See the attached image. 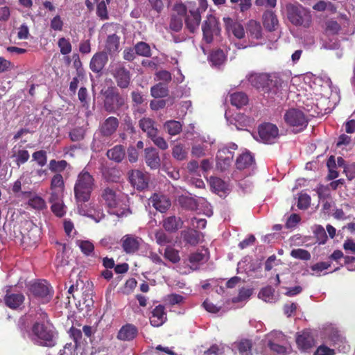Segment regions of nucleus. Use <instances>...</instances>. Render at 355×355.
I'll use <instances>...</instances> for the list:
<instances>
[{"instance_id": "nucleus-1", "label": "nucleus", "mask_w": 355, "mask_h": 355, "mask_svg": "<svg viewBox=\"0 0 355 355\" xmlns=\"http://www.w3.org/2000/svg\"><path fill=\"white\" fill-rule=\"evenodd\" d=\"M95 188L96 183L94 176L86 168L83 169L78 173L73 187L74 198L77 205V209L80 215L98 221V220L96 219L95 214L97 213L96 216L101 218L103 213L100 211H96L94 202H89L92 193Z\"/></svg>"}, {"instance_id": "nucleus-2", "label": "nucleus", "mask_w": 355, "mask_h": 355, "mask_svg": "<svg viewBox=\"0 0 355 355\" xmlns=\"http://www.w3.org/2000/svg\"><path fill=\"white\" fill-rule=\"evenodd\" d=\"M37 315V320L32 324L28 337L37 345L52 348L57 345L58 333L47 313L40 309Z\"/></svg>"}, {"instance_id": "nucleus-3", "label": "nucleus", "mask_w": 355, "mask_h": 355, "mask_svg": "<svg viewBox=\"0 0 355 355\" xmlns=\"http://www.w3.org/2000/svg\"><path fill=\"white\" fill-rule=\"evenodd\" d=\"M101 94L104 98L103 108L108 113H116L126 105L125 98L120 94L115 86L102 89Z\"/></svg>"}, {"instance_id": "nucleus-4", "label": "nucleus", "mask_w": 355, "mask_h": 355, "mask_svg": "<svg viewBox=\"0 0 355 355\" xmlns=\"http://www.w3.org/2000/svg\"><path fill=\"white\" fill-rule=\"evenodd\" d=\"M287 17L291 23L296 26L309 28L312 21L310 12L300 5L286 6Z\"/></svg>"}, {"instance_id": "nucleus-5", "label": "nucleus", "mask_w": 355, "mask_h": 355, "mask_svg": "<svg viewBox=\"0 0 355 355\" xmlns=\"http://www.w3.org/2000/svg\"><path fill=\"white\" fill-rule=\"evenodd\" d=\"M30 294L42 304L49 303L53 296V289L46 280H39L29 285Z\"/></svg>"}, {"instance_id": "nucleus-6", "label": "nucleus", "mask_w": 355, "mask_h": 355, "mask_svg": "<svg viewBox=\"0 0 355 355\" xmlns=\"http://www.w3.org/2000/svg\"><path fill=\"white\" fill-rule=\"evenodd\" d=\"M268 81L266 84L263 89L264 94H268V96L274 98L275 96L279 97L283 92H286L288 89V83L284 82L276 73H271L268 76Z\"/></svg>"}, {"instance_id": "nucleus-7", "label": "nucleus", "mask_w": 355, "mask_h": 355, "mask_svg": "<svg viewBox=\"0 0 355 355\" xmlns=\"http://www.w3.org/2000/svg\"><path fill=\"white\" fill-rule=\"evenodd\" d=\"M110 73L119 88L125 89L130 87L132 82V74L130 71L123 64L118 63L112 67Z\"/></svg>"}, {"instance_id": "nucleus-8", "label": "nucleus", "mask_w": 355, "mask_h": 355, "mask_svg": "<svg viewBox=\"0 0 355 355\" xmlns=\"http://www.w3.org/2000/svg\"><path fill=\"white\" fill-rule=\"evenodd\" d=\"M286 123L295 128L297 132L304 130L308 124V119L304 112L298 109H290L284 114Z\"/></svg>"}, {"instance_id": "nucleus-9", "label": "nucleus", "mask_w": 355, "mask_h": 355, "mask_svg": "<svg viewBox=\"0 0 355 355\" xmlns=\"http://www.w3.org/2000/svg\"><path fill=\"white\" fill-rule=\"evenodd\" d=\"M202 31L203 40L207 44L211 43L214 40V36H218L220 33L219 22L216 17L212 15H208L202 23Z\"/></svg>"}, {"instance_id": "nucleus-10", "label": "nucleus", "mask_w": 355, "mask_h": 355, "mask_svg": "<svg viewBox=\"0 0 355 355\" xmlns=\"http://www.w3.org/2000/svg\"><path fill=\"white\" fill-rule=\"evenodd\" d=\"M128 178L131 185L137 191H144L148 187L150 174L139 169H132L128 172Z\"/></svg>"}, {"instance_id": "nucleus-11", "label": "nucleus", "mask_w": 355, "mask_h": 355, "mask_svg": "<svg viewBox=\"0 0 355 355\" xmlns=\"http://www.w3.org/2000/svg\"><path fill=\"white\" fill-rule=\"evenodd\" d=\"M258 133L263 143L272 144L279 136V130L271 123H264L259 126Z\"/></svg>"}, {"instance_id": "nucleus-12", "label": "nucleus", "mask_w": 355, "mask_h": 355, "mask_svg": "<svg viewBox=\"0 0 355 355\" xmlns=\"http://www.w3.org/2000/svg\"><path fill=\"white\" fill-rule=\"evenodd\" d=\"M119 125V121L116 117L109 116L100 124L99 134L102 137L110 138L116 132Z\"/></svg>"}, {"instance_id": "nucleus-13", "label": "nucleus", "mask_w": 355, "mask_h": 355, "mask_svg": "<svg viewBox=\"0 0 355 355\" xmlns=\"http://www.w3.org/2000/svg\"><path fill=\"white\" fill-rule=\"evenodd\" d=\"M141 239L133 234H125L121 239V245L126 254H134L139 250Z\"/></svg>"}, {"instance_id": "nucleus-14", "label": "nucleus", "mask_w": 355, "mask_h": 355, "mask_svg": "<svg viewBox=\"0 0 355 355\" xmlns=\"http://www.w3.org/2000/svg\"><path fill=\"white\" fill-rule=\"evenodd\" d=\"M101 198L110 209H116L121 202L116 191L110 187H106L102 191Z\"/></svg>"}, {"instance_id": "nucleus-15", "label": "nucleus", "mask_w": 355, "mask_h": 355, "mask_svg": "<svg viewBox=\"0 0 355 355\" xmlns=\"http://www.w3.org/2000/svg\"><path fill=\"white\" fill-rule=\"evenodd\" d=\"M107 62L108 55L107 52H97L92 56L90 60V69L94 73H100L102 71Z\"/></svg>"}, {"instance_id": "nucleus-16", "label": "nucleus", "mask_w": 355, "mask_h": 355, "mask_svg": "<svg viewBox=\"0 0 355 355\" xmlns=\"http://www.w3.org/2000/svg\"><path fill=\"white\" fill-rule=\"evenodd\" d=\"M138 328L133 324L123 325L118 331L116 338L122 341H132L138 336Z\"/></svg>"}, {"instance_id": "nucleus-17", "label": "nucleus", "mask_w": 355, "mask_h": 355, "mask_svg": "<svg viewBox=\"0 0 355 355\" xmlns=\"http://www.w3.org/2000/svg\"><path fill=\"white\" fill-rule=\"evenodd\" d=\"M201 15L199 9L189 10L184 18L185 26L189 32L193 33L199 28Z\"/></svg>"}, {"instance_id": "nucleus-18", "label": "nucleus", "mask_w": 355, "mask_h": 355, "mask_svg": "<svg viewBox=\"0 0 355 355\" xmlns=\"http://www.w3.org/2000/svg\"><path fill=\"white\" fill-rule=\"evenodd\" d=\"M167 320L166 312L164 306L159 304L152 311V315L150 317V323L155 327L162 326Z\"/></svg>"}, {"instance_id": "nucleus-19", "label": "nucleus", "mask_w": 355, "mask_h": 355, "mask_svg": "<svg viewBox=\"0 0 355 355\" xmlns=\"http://www.w3.org/2000/svg\"><path fill=\"white\" fill-rule=\"evenodd\" d=\"M182 218L176 216L166 217L162 220V227L168 233H175L183 226Z\"/></svg>"}, {"instance_id": "nucleus-20", "label": "nucleus", "mask_w": 355, "mask_h": 355, "mask_svg": "<svg viewBox=\"0 0 355 355\" xmlns=\"http://www.w3.org/2000/svg\"><path fill=\"white\" fill-rule=\"evenodd\" d=\"M153 207L161 213L166 212L171 206V200L164 196L154 193L150 198Z\"/></svg>"}, {"instance_id": "nucleus-21", "label": "nucleus", "mask_w": 355, "mask_h": 355, "mask_svg": "<svg viewBox=\"0 0 355 355\" xmlns=\"http://www.w3.org/2000/svg\"><path fill=\"white\" fill-rule=\"evenodd\" d=\"M10 157L13 158L15 164L20 167L28 162L30 155L27 150L21 148V145H15L12 148Z\"/></svg>"}, {"instance_id": "nucleus-22", "label": "nucleus", "mask_w": 355, "mask_h": 355, "mask_svg": "<svg viewBox=\"0 0 355 355\" xmlns=\"http://www.w3.org/2000/svg\"><path fill=\"white\" fill-rule=\"evenodd\" d=\"M3 300L6 306L10 309L16 310L24 304L25 297L22 293H10L8 290Z\"/></svg>"}, {"instance_id": "nucleus-23", "label": "nucleus", "mask_w": 355, "mask_h": 355, "mask_svg": "<svg viewBox=\"0 0 355 355\" xmlns=\"http://www.w3.org/2000/svg\"><path fill=\"white\" fill-rule=\"evenodd\" d=\"M296 343L299 349L307 350L315 345V340L309 331H303L296 338Z\"/></svg>"}, {"instance_id": "nucleus-24", "label": "nucleus", "mask_w": 355, "mask_h": 355, "mask_svg": "<svg viewBox=\"0 0 355 355\" xmlns=\"http://www.w3.org/2000/svg\"><path fill=\"white\" fill-rule=\"evenodd\" d=\"M145 152V161L151 169H157L160 166V157L157 150L153 148H146Z\"/></svg>"}, {"instance_id": "nucleus-25", "label": "nucleus", "mask_w": 355, "mask_h": 355, "mask_svg": "<svg viewBox=\"0 0 355 355\" xmlns=\"http://www.w3.org/2000/svg\"><path fill=\"white\" fill-rule=\"evenodd\" d=\"M139 126L141 130L146 133L148 138L155 136V133H158L155 121L148 117H143L139 121Z\"/></svg>"}, {"instance_id": "nucleus-26", "label": "nucleus", "mask_w": 355, "mask_h": 355, "mask_svg": "<svg viewBox=\"0 0 355 355\" xmlns=\"http://www.w3.org/2000/svg\"><path fill=\"white\" fill-rule=\"evenodd\" d=\"M263 24L266 29L270 32L276 30L278 26V19L274 12L267 10L263 13Z\"/></svg>"}, {"instance_id": "nucleus-27", "label": "nucleus", "mask_w": 355, "mask_h": 355, "mask_svg": "<svg viewBox=\"0 0 355 355\" xmlns=\"http://www.w3.org/2000/svg\"><path fill=\"white\" fill-rule=\"evenodd\" d=\"M268 73H255L250 76L248 80L251 85L258 89H261L263 92L266 84L268 81Z\"/></svg>"}, {"instance_id": "nucleus-28", "label": "nucleus", "mask_w": 355, "mask_h": 355, "mask_svg": "<svg viewBox=\"0 0 355 355\" xmlns=\"http://www.w3.org/2000/svg\"><path fill=\"white\" fill-rule=\"evenodd\" d=\"M248 36L252 39L259 40L262 37V27L261 24L255 20H250L246 26Z\"/></svg>"}, {"instance_id": "nucleus-29", "label": "nucleus", "mask_w": 355, "mask_h": 355, "mask_svg": "<svg viewBox=\"0 0 355 355\" xmlns=\"http://www.w3.org/2000/svg\"><path fill=\"white\" fill-rule=\"evenodd\" d=\"M106 155L110 159L119 163L125 157L124 147L122 145H116L112 148L107 150Z\"/></svg>"}, {"instance_id": "nucleus-30", "label": "nucleus", "mask_w": 355, "mask_h": 355, "mask_svg": "<svg viewBox=\"0 0 355 355\" xmlns=\"http://www.w3.org/2000/svg\"><path fill=\"white\" fill-rule=\"evenodd\" d=\"M184 241L191 245H198L200 241L201 234L193 229H191L182 232Z\"/></svg>"}, {"instance_id": "nucleus-31", "label": "nucleus", "mask_w": 355, "mask_h": 355, "mask_svg": "<svg viewBox=\"0 0 355 355\" xmlns=\"http://www.w3.org/2000/svg\"><path fill=\"white\" fill-rule=\"evenodd\" d=\"M254 162V157L250 153H243L237 157L236 166L238 169L243 170L250 166Z\"/></svg>"}, {"instance_id": "nucleus-32", "label": "nucleus", "mask_w": 355, "mask_h": 355, "mask_svg": "<svg viewBox=\"0 0 355 355\" xmlns=\"http://www.w3.org/2000/svg\"><path fill=\"white\" fill-rule=\"evenodd\" d=\"M230 102L233 106L241 108L248 103V97L243 92H234L230 96Z\"/></svg>"}, {"instance_id": "nucleus-33", "label": "nucleus", "mask_w": 355, "mask_h": 355, "mask_svg": "<svg viewBox=\"0 0 355 355\" xmlns=\"http://www.w3.org/2000/svg\"><path fill=\"white\" fill-rule=\"evenodd\" d=\"M151 96L154 98H162L168 96V89L167 85L164 83H159L153 86L150 89Z\"/></svg>"}, {"instance_id": "nucleus-34", "label": "nucleus", "mask_w": 355, "mask_h": 355, "mask_svg": "<svg viewBox=\"0 0 355 355\" xmlns=\"http://www.w3.org/2000/svg\"><path fill=\"white\" fill-rule=\"evenodd\" d=\"M209 184L212 191L217 194H220V193H224L227 189L225 182L217 177H210Z\"/></svg>"}, {"instance_id": "nucleus-35", "label": "nucleus", "mask_w": 355, "mask_h": 355, "mask_svg": "<svg viewBox=\"0 0 355 355\" xmlns=\"http://www.w3.org/2000/svg\"><path fill=\"white\" fill-rule=\"evenodd\" d=\"M164 127L166 130L167 132L171 136L180 134L182 129V125L181 123L175 120L167 121L165 122Z\"/></svg>"}, {"instance_id": "nucleus-36", "label": "nucleus", "mask_w": 355, "mask_h": 355, "mask_svg": "<svg viewBox=\"0 0 355 355\" xmlns=\"http://www.w3.org/2000/svg\"><path fill=\"white\" fill-rule=\"evenodd\" d=\"M136 54L143 57L149 58L152 55L151 49L148 44L144 42H137L134 47Z\"/></svg>"}, {"instance_id": "nucleus-37", "label": "nucleus", "mask_w": 355, "mask_h": 355, "mask_svg": "<svg viewBox=\"0 0 355 355\" xmlns=\"http://www.w3.org/2000/svg\"><path fill=\"white\" fill-rule=\"evenodd\" d=\"M119 37L116 34L109 35L105 42V48L109 52L116 51L119 47Z\"/></svg>"}, {"instance_id": "nucleus-38", "label": "nucleus", "mask_w": 355, "mask_h": 355, "mask_svg": "<svg viewBox=\"0 0 355 355\" xmlns=\"http://www.w3.org/2000/svg\"><path fill=\"white\" fill-rule=\"evenodd\" d=\"M67 165L68 163L66 160L62 159L57 161L55 159H51L49 164V168L51 172L60 173L66 169Z\"/></svg>"}, {"instance_id": "nucleus-39", "label": "nucleus", "mask_w": 355, "mask_h": 355, "mask_svg": "<svg viewBox=\"0 0 355 355\" xmlns=\"http://www.w3.org/2000/svg\"><path fill=\"white\" fill-rule=\"evenodd\" d=\"M164 257L173 263H177L180 261L178 250L170 246L166 248Z\"/></svg>"}, {"instance_id": "nucleus-40", "label": "nucleus", "mask_w": 355, "mask_h": 355, "mask_svg": "<svg viewBox=\"0 0 355 355\" xmlns=\"http://www.w3.org/2000/svg\"><path fill=\"white\" fill-rule=\"evenodd\" d=\"M209 59L214 65H220L224 62L225 55L223 50L217 49L211 51Z\"/></svg>"}, {"instance_id": "nucleus-41", "label": "nucleus", "mask_w": 355, "mask_h": 355, "mask_svg": "<svg viewBox=\"0 0 355 355\" xmlns=\"http://www.w3.org/2000/svg\"><path fill=\"white\" fill-rule=\"evenodd\" d=\"M187 151L182 144H176L173 147L172 155L177 160H184L187 157Z\"/></svg>"}, {"instance_id": "nucleus-42", "label": "nucleus", "mask_w": 355, "mask_h": 355, "mask_svg": "<svg viewBox=\"0 0 355 355\" xmlns=\"http://www.w3.org/2000/svg\"><path fill=\"white\" fill-rule=\"evenodd\" d=\"M259 297L267 302H272L275 300V289L268 286L263 288L259 293Z\"/></svg>"}, {"instance_id": "nucleus-43", "label": "nucleus", "mask_w": 355, "mask_h": 355, "mask_svg": "<svg viewBox=\"0 0 355 355\" xmlns=\"http://www.w3.org/2000/svg\"><path fill=\"white\" fill-rule=\"evenodd\" d=\"M50 189L64 191V182L60 173H55L51 178Z\"/></svg>"}, {"instance_id": "nucleus-44", "label": "nucleus", "mask_w": 355, "mask_h": 355, "mask_svg": "<svg viewBox=\"0 0 355 355\" xmlns=\"http://www.w3.org/2000/svg\"><path fill=\"white\" fill-rule=\"evenodd\" d=\"M252 341L248 339L241 340L238 345V349L241 355H252Z\"/></svg>"}, {"instance_id": "nucleus-45", "label": "nucleus", "mask_w": 355, "mask_h": 355, "mask_svg": "<svg viewBox=\"0 0 355 355\" xmlns=\"http://www.w3.org/2000/svg\"><path fill=\"white\" fill-rule=\"evenodd\" d=\"M33 160L36 162L38 166L42 167L46 164L47 154L44 150L35 151L32 155Z\"/></svg>"}, {"instance_id": "nucleus-46", "label": "nucleus", "mask_w": 355, "mask_h": 355, "mask_svg": "<svg viewBox=\"0 0 355 355\" xmlns=\"http://www.w3.org/2000/svg\"><path fill=\"white\" fill-rule=\"evenodd\" d=\"M58 46L62 55H68L71 52L72 46L69 39L60 37L58 41Z\"/></svg>"}, {"instance_id": "nucleus-47", "label": "nucleus", "mask_w": 355, "mask_h": 355, "mask_svg": "<svg viewBox=\"0 0 355 355\" xmlns=\"http://www.w3.org/2000/svg\"><path fill=\"white\" fill-rule=\"evenodd\" d=\"M155 237L157 243L159 245H165L166 244L171 243L172 241L171 237L167 235L166 233L162 230L155 232Z\"/></svg>"}, {"instance_id": "nucleus-48", "label": "nucleus", "mask_w": 355, "mask_h": 355, "mask_svg": "<svg viewBox=\"0 0 355 355\" xmlns=\"http://www.w3.org/2000/svg\"><path fill=\"white\" fill-rule=\"evenodd\" d=\"M291 256L295 259L308 261L311 259V254L306 250L298 248L291 252Z\"/></svg>"}, {"instance_id": "nucleus-49", "label": "nucleus", "mask_w": 355, "mask_h": 355, "mask_svg": "<svg viewBox=\"0 0 355 355\" xmlns=\"http://www.w3.org/2000/svg\"><path fill=\"white\" fill-rule=\"evenodd\" d=\"M182 17H179L175 14L171 15L169 24L170 28L175 32H178L182 29Z\"/></svg>"}, {"instance_id": "nucleus-50", "label": "nucleus", "mask_w": 355, "mask_h": 355, "mask_svg": "<svg viewBox=\"0 0 355 355\" xmlns=\"http://www.w3.org/2000/svg\"><path fill=\"white\" fill-rule=\"evenodd\" d=\"M173 0H148L153 9L157 12H161L166 4L168 7L170 6Z\"/></svg>"}, {"instance_id": "nucleus-51", "label": "nucleus", "mask_w": 355, "mask_h": 355, "mask_svg": "<svg viewBox=\"0 0 355 355\" xmlns=\"http://www.w3.org/2000/svg\"><path fill=\"white\" fill-rule=\"evenodd\" d=\"M51 209L56 216L61 218L65 214L66 211L64 210L63 200L51 202Z\"/></svg>"}, {"instance_id": "nucleus-52", "label": "nucleus", "mask_w": 355, "mask_h": 355, "mask_svg": "<svg viewBox=\"0 0 355 355\" xmlns=\"http://www.w3.org/2000/svg\"><path fill=\"white\" fill-rule=\"evenodd\" d=\"M28 205L36 209H43L46 207V202L40 196H35L31 198L28 201Z\"/></svg>"}, {"instance_id": "nucleus-53", "label": "nucleus", "mask_w": 355, "mask_h": 355, "mask_svg": "<svg viewBox=\"0 0 355 355\" xmlns=\"http://www.w3.org/2000/svg\"><path fill=\"white\" fill-rule=\"evenodd\" d=\"M311 204V197L306 193H301L299 196L297 207L300 209H306Z\"/></svg>"}, {"instance_id": "nucleus-54", "label": "nucleus", "mask_w": 355, "mask_h": 355, "mask_svg": "<svg viewBox=\"0 0 355 355\" xmlns=\"http://www.w3.org/2000/svg\"><path fill=\"white\" fill-rule=\"evenodd\" d=\"M79 247L83 254L90 255L94 250V244L89 241H80Z\"/></svg>"}, {"instance_id": "nucleus-55", "label": "nucleus", "mask_w": 355, "mask_h": 355, "mask_svg": "<svg viewBox=\"0 0 355 355\" xmlns=\"http://www.w3.org/2000/svg\"><path fill=\"white\" fill-rule=\"evenodd\" d=\"M180 202L183 207L190 210H196L198 206L196 200L191 197L182 198Z\"/></svg>"}, {"instance_id": "nucleus-56", "label": "nucleus", "mask_w": 355, "mask_h": 355, "mask_svg": "<svg viewBox=\"0 0 355 355\" xmlns=\"http://www.w3.org/2000/svg\"><path fill=\"white\" fill-rule=\"evenodd\" d=\"M69 137L72 141H81L85 137V131L80 128H74L69 132Z\"/></svg>"}, {"instance_id": "nucleus-57", "label": "nucleus", "mask_w": 355, "mask_h": 355, "mask_svg": "<svg viewBox=\"0 0 355 355\" xmlns=\"http://www.w3.org/2000/svg\"><path fill=\"white\" fill-rule=\"evenodd\" d=\"M315 238L319 244H325L327 241V235L322 226H318L315 231Z\"/></svg>"}, {"instance_id": "nucleus-58", "label": "nucleus", "mask_w": 355, "mask_h": 355, "mask_svg": "<svg viewBox=\"0 0 355 355\" xmlns=\"http://www.w3.org/2000/svg\"><path fill=\"white\" fill-rule=\"evenodd\" d=\"M150 139L153 141L154 144L162 150H166L168 148V144L166 140L158 136V133H155V136H152Z\"/></svg>"}, {"instance_id": "nucleus-59", "label": "nucleus", "mask_w": 355, "mask_h": 355, "mask_svg": "<svg viewBox=\"0 0 355 355\" xmlns=\"http://www.w3.org/2000/svg\"><path fill=\"white\" fill-rule=\"evenodd\" d=\"M64 26L63 21L62 20L60 15H55L51 20L50 23L51 28L53 31H62Z\"/></svg>"}, {"instance_id": "nucleus-60", "label": "nucleus", "mask_w": 355, "mask_h": 355, "mask_svg": "<svg viewBox=\"0 0 355 355\" xmlns=\"http://www.w3.org/2000/svg\"><path fill=\"white\" fill-rule=\"evenodd\" d=\"M326 30L334 35H336L341 30V26L336 21L329 20L326 22Z\"/></svg>"}, {"instance_id": "nucleus-61", "label": "nucleus", "mask_w": 355, "mask_h": 355, "mask_svg": "<svg viewBox=\"0 0 355 355\" xmlns=\"http://www.w3.org/2000/svg\"><path fill=\"white\" fill-rule=\"evenodd\" d=\"M78 99L82 103L83 107L88 106L89 100H88V92L87 89L85 87H81L78 92Z\"/></svg>"}, {"instance_id": "nucleus-62", "label": "nucleus", "mask_w": 355, "mask_h": 355, "mask_svg": "<svg viewBox=\"0 0 355 355\" xmlns=\"http://www.w3.org/2000/svg\"><path fill=\"white\" fill-rule=\"evenodd\" d=\"M64 191L58 189H51L49 201L50 203L62 201L63 198Z\"/></svg>"}, {"instance_id": "nucleus-63", "label": "nucleus", "mask_w": 355, "mask_h": 355, "mask_svg": "<svg viewBox=\"0 0 355 355\" xmlns=\"http://www.w3.org/2000/svg\"><path fill=\"white\" fill-rule=\"evenodd\" d=\"M17 328L23 337H25L26 333L28 335L29 334L30 330H28V325L25 318L21 317L19 319L17 322Z\"/></svg>"}, {"instance_id": "nucleus-64", "label": "nucleus", "mask_w": 355, "mask_h": 355, "mask_svg": "<svg viewBox=\"0 0 355 355\" xmlns=\"http://www.w3.org/2000/svg\"><path fill=\"white\" fill-rule=\"evenodd\" d=\"M334 349L329 348V347L322 345H320L314 352V355H334Z\"/></svg>"}]
</instances>
